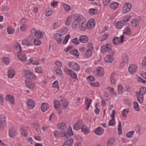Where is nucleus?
I'll return each mask as SVG.
<instances>
[{"instance_id":"obj_1","label":"nucleus","mask_w":146,"mask_h":146,"mask_svg":"<svg viewBox=\"0 0 146 146\" xmlns=\"http://www.w3.org/2000/svg\"><path fill=\"white\" fill-rule=\"evenodd\" d=\"M146 93V88L142 87L140 88L139 92L136 93V95L137 100L140 103H142L143 100V95Z\"/></svg>"},{"instance_id":"obj_2","label":"nucleus","mask_w":146,"mask_h":146,"mask_svg":"<svg viewBox=\"0 0 146 146\" xmlns=\"http://www.w3.org/2000/svg\"><path fill=\"white\" fill-rule=\"evenodd\" d=\"M35 38V35L32 34L29 36L23 39L22 41V44L27 46H31Z\"/></svg>"},{"instance_id":"obj_3","label":"nucleus","mask_w":146,"mask_h":146,"mask_svg":"<svg viewBox=\"0 0 146 146\" xmlns=\"http://www.w3.org/2000/svg\"><path fill=\"white\" fill-rule=\"evenodd\" d=\"M15 46L16 49L18 50L17 51V56L18 58L22 61H25L26 56L25 54H21V53L22 49L21 45L19 43L17 42L16 43Z\"/></svg>"},{"instance_id":"obj_4","label":"nucleus","mask_w":146,"mask_h":146,"mask_svg":"<svg viewBox=\"0 0 146 146\" xmlns=\"http://www.w3.org/2000/svg\"><path fill=\"white\" fill-rule=\"evenodd\" d=\"M64 71L70 77H72L73 79L75 80H78L77 74L72 70L69 69L66 67H65L64 68Z\"/></svg>"},{"instance_id":"obj_5","label":"nucleus","mask_w":146,"mask_h":146,"mask_svg":"<svg viewBox=\"0 0 146 146\" xmlns=\"http://www.w3.org/2000/svg\"><path fill=\"white\" fill-rule=\"evenodd\" d=\"M101 51L103 53L109 51L111 54H113V51L111 50V44L110 43L107 44L106 45L102 46L101 47Z\"/></svg>"},{"instance_id":"obj_6","label":"nucleus","mask_w":146,"mask_h":146,"mask_svg":"<svg viewBox=\"0 0 146 146\" xmlns=\"http://www.w3.org/2000/svg\"><path fill=\"white\" fill-rule=\"evenodd\" d=\"M124 36L122 35L119 38L117 37H114L113 40V42L114 44L117 45L121 44L123 42Z\"/></svg>"},{"instance_id":"obj_7","label":"nucleus","mask_w":146,"mask_h":146,"mask_svg":"<svg viewBox=\"0 0 146 146\" xmlns=\"http://www.w3.org/2000/svg\"><path fill=\"white\" fill-rule=\"evenodd\" d=\"M131 7V4L130 3H126L123 7L122 11L123 13H126L129 12Z\"/></svg>"},{"instance_id":"obj_8","label":"nucleus","mask_w":146,"mask_h":146,"mask_svg":"<svg viewBox=\"0 0 146 146\" xmlns=\"http://www.w3.org/2000/svg\"><path fill=\"white\" fill-rule=\"evenodd\" d=\"M69 65L70 68L75 71L79 70L80 67L77 63L73 62H70L69 63Z\"/></svg>"},{"instance_id":"obj_9","label":"nucleus","mask_w":146,"mask_h":146,"mask_svg":"<svg viewBox=\"0 0 146 146\" xmlns=\"http://www.w3.org/2000/svg\"><path fill=\"white\" fill-rule=\"evenodd\" d=\"M95 74L97 76H102L104 74V69L101 67H99L94 72Z\"/></svg>"},{"instance_id":"obj_10","label":"nucleus","mask_w":146,"mask_h":146,"mask_svg":"<svg viewBox=\"0 0 146 146\" xmlns=\"http://www.w3.org/2000/svg\"><path fill=\"white\" fill-rule=\"evenodd\" d=\"M82 125V119H79L78 120L73 126V129L76 130H80Z\"/></svg>"},{"instance_id":"obj_11","label":"nucleus","mask_w":146,"mask_h":146,"mask_svg":"<svg viewBox=\"0 0 146 146\" xmlns=\"http://www.w3.org/2000/svg\"><path fill=\"white\" fill-rule=\"evenodd\" d=\"M25 76L26 78L29 79L35 80L36 78L35 75L29 70L26 72Z\"/></svg>"},{"instance_id":"obj_12","label":"nucleus","mask_w":146,"mask_h":146,"mask_svg":"<svg viewBox=\"0 0 146 146\" xmlns=\"http://www.w3.org/2000/svg\"><path fill=\"white\" fill-rule=\"evenodd\" d=\"M104 130L102 127H99L94 130V132L97 135H101L104 132Z\"/></svg>"},{"instance_id":"obj_13","label":"nucleus","mask_w":146,"mask_h":146,"mask_svg":"<svg viewBox=\"0 0 146 146\" xmlns=\"http://www.w3.org/2000/svg\"><path fill=\"white\" fill-rule=\"evenodd\" d=\"M5 99L6 101H8L11 104H14V98L13 96L11 95H8L6 96Z\"/></svg>"},{"instance_id":"obj_14","label":"nucleus","mask_w":146,"mask_h":146,"mask_svg":"<svg viewBox=\"0 0 146 146\" xmlns=\"http://www.w3.org/2000/svg\"><path fill=\"white\" fill-rule=\"evenodd\" d=\"M137 69V66L134 64L130 65L128 68L129 72L131 74H133L135 72Z\"/></svg>"},{"instance_id":"obj_15","label":"nucleus","mask_w":146,"mask_h":146,"mask_svg":"<svg viewBox=\"0 0 146 146\" xmlns=\"http://www.w3.org/2000/svg\"><path fill=\"white\" fill-rule=\"evenodd\" d=\"M35 103L33 100L29 99L27 100V106L29 108L32 109L35 107Z\"/></svg>"},{"instance_id":"obj_16","label":"nucleus","mask_w":146,"mask_h":146,"mask_svg":"<svg viewBox=\"0 0 146 146\" xmlns=\"http://www.w3.org/2000/svg\"><path fill=\"white\" fill-rule=\"evenodd\" d=\"M50 106L47 103H44L41 104V109L43 112H45L49 108Z\"/></svg>"},{"instance_id":"obj_17","label":"nucleus","mask_w":146,"mask_h":146,"mask_svg":"<svg viewBox=\"0 0 146 146\" xmlns=\"http://www.w3.org/2000/svg\"><path fill=\"white\" fill-rule=\"evenodd\" d=\"M113 54H110V55H108L104 58V60L107 63L111 62L113 60V58L112 56Z\"/></svg>"},{"instance_id":"obj_18","label":"nucleus","mask_w":146,"mask_h":146,"mask_svg":"<svg viewBox=\"0 0 146 146\" xmlns=\"http://www.w3.org/2000/svg\"><path fill=\"white\" fill-rule=\"evenodd\" d=\"M26 63L28 64H32L37 65L40 64V62L38 61L34 60L32 58L26 60Z\"/></svg>"},{"instance_id":"obj_19","label":"nucleus","mask_w":146,"mask_h":146,"mask_svg":"<svg viewBox=\"0 0 146 146\" xmlns=\"http://www.w3.org/2000/svg\"><path fill=\"white\" fill-rule=\"evenodd\" d=\"M88 28L93 27L95 25L94 20L93 19H90L87 23Z\"/></svg>"},{"instance_id":"obj_20","label":"nucleus","mask_w":146,"mask_h":146,"mask_svg":"<svg viewBox=\"0 0 146 146\" xmlns=\"http://www.w3.org/2000/svg\"><path fill=\"white\" fill-rule=\"evenodd\" d=\"M83 17L80 14H76L74 15V20L80 23L82 20Z\"/></svg>"},{"instance_id":"obj_21","label":"nucleus","mask_w":146,"mask_h":146,"mask_svg":"<svg viewBox=\"0 0 146 146\" xmlns=\"http://www.w3.org/2000/svg\"><path fill=\"white\" fill-rule=\"evenodd\" d=\"M9 135L10 137L13 138L16 136L17 135V133L14 130V128H11L9 130Z\"/></svg>"},{"instance_id":"obj_22","label":"nucleus","mask_w":146,"mask_h":146,"mask_svg":"<svg viewBox=\"0 0 146 146\" xmlns=\"http://www.w3.org/2000/svg\"><path fill=\"white\" fill-rule=\"evenodd\" d=\"M126 24L123 22V21L120 20L117 22L115 25V27L118 29H120L122 28Z\"/></svg>"},{"instance_id":"obj_23","label":"nucleus","mask_w":146,"mask_h":146,"mask_svg":"<svg viewBox=\"0 0 146 146\" xmlns=\"http://www.w3.org/2000/svg\"><path fill=\"white\" fill-rule=\"evenodd\" d=\"M25 84L26 86L28 88L31 89H34L35 87V84H32L30 82H28L26 80L25 81Z\"/></svg>"},{"instance_id":"obj_24","label":"nucleus","mask_w":146,"mask_h":146,"mask_svg":"<svg viewBox=\"0 0 146 146\" xmlns=\"http://www.w3.org/2000/svg\"><path fill=\"white\" fill-rule=\"evenodd\" d=\"M62 105L65 109H67L69 104V102L64 98H62L61 100Z\"/></svg>"},{"instance_id":"obj_25","label":"nucleus","mask_w":146,"mask_h":146,"mask_svg":"<svg viewBox=\"0 0 146 146\" xmlns=\"http://www.w3.org/2000/svg\"><path fill=\"white\" fill-rule=\"evenodd\" d=\"M73 143V139H68L64 142L63 146H72Z\"/></svg>"},{"instance_id":"obj_26","label":"nucleus","mask_w":146,"mask_h":146,"mask_svg":"<svg viewBox=\"0 0 146 146\" xmlns=\"http://www.w3.org/2000/svg\"><path fill=\"white\" fill-rule=\"evenodd\" d=\"M88 38L86 35H82L79 38V41L82 43H85L87 42Z\"/></svg>"},{"instance_id":"obj_27","label":"nucleus","mask_w":146,"mask_h":146,"mask_svg":"<svg viewBox=\"0 0 146 146\" xmlns=\"http://www.w3.org/2000/svg\"><path fill=\"white\" fill-rule=\"evenodd\" d=\"M81 130L82 132L85 135L87 134L90 131V130L85 125H83L82 126L81 128Z\"/></svg>"},{"instance_id":"obj_28","label":"nucleus","mask_w":146,"mask_h":146,"mask_svg":"<svg viewBox=\"0 0 146 146\" xmlns=\"http://www.w3.org/2000/svg\"><path fill=\"white\" fill-rule=\"evenodd\" d=\"M87 28H88L87 23L85 21H83L80 27V29L82 31H84Z\"/></svg>"},{"instance_id":"obj_29","label":"nucleus","mask_w":146,"mask_h":146,"mask_svg":"<svg viewBox=\"0 0 146 146\" xmlns=\"http://www.w3.org/2000/svg\"><path fill=\"white\" fill-rule=\"evenodd\" d=\"M122 60L123 62H122L121 63L124 64V63L127 64L128 62L129 59L127 54L125 53L123 55Z\"/></svg>"},{"instance_id":"obj_30","label":"nucleus","mask_w":146,"mask_h":146,"mask_svg":"<svg viewBox=\"0 0 146 146\" xmlns=\"http://www.w3.org/2000/svg\"><path fill=\"white\" fill-rule=\"evenodd\" d=\"M123 35H125L128 36H129L131 35V30L128 27L125 28L123 30Z\"/></svg>"},{"instance_id":"obj_31","label":"nucleus","mask_w":146,"mask_h":146,"mask_svg":"<svg viewBox=\"0 0 146 146\" xmlns=\"http://www.w3.org/2000/svg\"><path fill=\"white\" fill-rule=\"evenodd\" d=\"M115 141V139L112 138L109 139L107 141V146H111L113 145Z\"/></svg>"},{"instance_id":"obj_32","label":"nucleus","mask_w":146,"mask_h":146,"mask_svg":"<svg viewBox=\"0 0 146 146\" xmlns=\"http://www.w3.org/2000/svg\"><path fill=\"white\" fill-rule=\"evenodd\" d=\"M15 76V72L14 70L9 69L8 72V76L9 78H12Z\"/></svg>"},{"instance_id":"obj_33","label":"nucleus","mask_w":146,"mask_h":146,"mask_svg":"<svg viewBox=\"0 0 146 146\" xmlns=\"http://www.w3.org/2000/svg\"><path fill=\"white\" fill-rule=\"evenodd\" d=\"M58 128L60 130H65L66 129V126L65 123H60L58 124Z\"/></svg>"},{"instance_id":"obj_34","label":"nucleus","mask_w":146,"mask_h":146,"mask_svg":"<svg viewBox=\"0 0 146 146\" xmlns=\"http://www.w3.org/2000/svg\"><path fill=\"white\" fill-rule=\"evenodd\" d=\"M139 21L137 19H134L132 20L131 22L132 25L135 27L138 26L139 24Z\"/></svg>"},{"instance_id":"obj_35","label":"nucleus","mask_w":146,"mask_h":146,"mask_svg":"<svg viewBox=\"0 0 146 146\" xmlns=\"http://www.w3.org/2000/svg\"><path fill=\"white\" fill-rule=\"evenodd\" d=\"M88 12L90 15H94L97 14L98 10L96 9H90L89 10Z\"/></svg>"},{"instance_id":"obj_36","label":"nucleus","mask_w":146,"mask_h":146,"mask_svg":"<svg viewBox=\"0 0 146 146\" xmlns=\"http://www.w3.org/2000/svg\"><path fill=\"white\" fill-rule=\"evenodd\" d=\"M92 54V51H91V50H88L85 53L84 56L86 58H89L91 56Z\"/></svg>"},{"instance_id":"obj_37","label":"nucleus","mask_w":146,"mask_h":146,"mask_svg":"<svg viewBox=\"0 0 146 146\" xmlns=\"http://www.w3.org/2000/svg\"><path fill=\"white\" fill-rule=\"evenodd\" d=\"M119 4L116 2H114L111 3L110 5V7L113 9H117L119 6Z\"/></svg>"},{"instance_id":"obj_38","label":"nucleus","mask_w":146,"mask_h":146,"mask_svg":"<svg viewBox=\"0 0 146 146\" xmlns=\"http://www.w3.org/2000/svg\"><path fill=\"white\" fill-rule=\"evenodd\" d=\"M54 105L55 108L57 110L59 108V107L60 105V103L59 100H56L54 101Z\"/></svg>"},{"instance_id":"obj_39","label":"nucleus","mask_w":146,"mask_h":146,"mask_svg":"<svg viewBox=\"0 0 146 146\" xmlns=\"http://www.w3.org/2000/svg\"><path fill=\"white\" fill-rule=\"evenodd\" d=\"M34 35L35 36L36 38H42L43 36V34L40 31H38L35 33Z\"/></svg>"},{"instance_id":"obj_40","label":"nucleus","mask_w":146,"mask_h":146,"mask_svg":"<svg viewBox=\"0 0 146 146\" xmlns=\"http://www.w3.org/2000/svg\"><path fill=\"white\" fill-rule=\"evenodd\" d=\"M70 53L72 54H73L77 57H78L79 56V52L77 50L74 49L70 51Z\"/></svg>"},{"instance_id":"obj_41","label":"nucleus","mask_w":146,"mask_h":146,"mask_svg":"<svg viewBox=\"0 0 146 146\" xmlns=\"http://www.w3.org/2000/svg\"><path fill=\"white\" fill-rule=\"evenodd\" d=\"M129 112V110L128 109H124L122 111L121 115L123 117L126 118Z\"/></svg>"},{"instance_id":"obj_42","label":"nucleus","mask_w":146,"mask_h":146,"mask_svg":"<svg viewBox=\"0 0 146 146\" xmlns=\"http://www.w3.org/2000/svg\"><path fill=\"white\" fill-rule=\"evenodd\" d=\"M33 125L35 129L36 130L37 132L39 130V125L37 123V121H34L33 123Z\"/></svg>"},{"instance_id":"obj_43","label":"nucleus","mask_w":146,"mask_h":146,"mask_svg":"<svg viewBox=\"0 0 146 146\" xmlns=\"http://www.w3.org/2000/svg\"><path fill=\"white\" fill-rule=\"evenodd\" d=\"M85 104L86 105V110H88L90 107V105L91 104L89 102V98L88 97H86L85 100Z\"/></svg>"},{"instance_id":"obj_44","label":"nucleus","mask_w":146,"mask_h":146,"mask_svg":"<svg viewBox=\"0 0 146 146\" xmlns=\"http://www.w3.org/2000/svg\"><path fill=\"white\" fill-rule=\"evenodd\" d=\"M115 74V72H113L111 74L110 77V81L111 84H115V81L114 79V76Z\"/></svg>"},{"instance_id":"obj_45","label":"nucleus","mask_w":146,"mask_h":146,"mask_svg":"<svg viewBox=\"0 0 146 146\" xmlns=\"http://www.w3.org/2000/svg\"><path fill=\"white\" fill-rule=\"evenodd\" d=\"M55 70L56 72V74L58 76H61L62 75V71L61 69L59 68H56Z\"/></svg>"},{"instance_id":"obj_46","label":"nucleus","mask_w":146,"mask_h":146,"mask_svg":"<svg viewBox=\"0 0 146 146\" xmlns=\"http://www.w3.org/2000/svg\"><path fill=\"white\" fill-rule=\"evenodd\" d=\"M35 71L38 74H42L43 71L42 68L41 67H37L35 68Z\"/></svg>"},{"instance_id":"obj_47","label":"nucleus","mask_w":146,"mask_h":146,"mask_svg":"<svg viewBox=\"0 0 146 146\" xmlns=\"http://www.w3.org/2000/svg\"><path fill=\"white\" fill-rule=\"evenodd\" d=\"M7 32L9 34L11 35L15 32V30L10 27H8L7 28Z\"/></svg>"},{"instance_id":"obj_48","label":"nucleus","mask_w":146,"mask_h":146,"mask_svg":"<svg viewBox=\"0 0 146 146\" xmlns=\"http://www.w3.org/2000/svg\"><path fill=\"white\" fill-rule=\"evenodd\" d=\"M134 108L135 110L137 111L140 110L139 106L138 103L136 102H135L133 103Z\"/></svg>"},{"instance_id":"obj_49","label":"nucleus","mask_w":146,"mask_h":146,"mask_svg":"<svg viewBox=\"0 0 146 146\" xmlns=\"http://www.w3.org/2000/svg\"><path fill=\"white\" fill-rule=\"evenodd\" d=\"M28 26V25L26 24H23L21 26L20 29L22 31H25L27 29Z\"/></svg>"},{"instance_id":"obj_50","label":"nucleus","mask_w":146,"mask_h":146,"mask_svg":"<svg viewBox=\"0 0 146 146\" xmlns=\"http://www.w3.org/2000/svg\"><path fill=\"white\" fill-rule=\"evenodd\" d=\"M20 131L22 135L23 136L26 137L28 134V132L23 129H21L20 130Z\"/></svg>"},{"instance_id":"obj_51","label":"nucleus","mask_w":146,"mask_h":146,"mask_svg":"<svg viewBox=\"0 0 146 146\" xmlns=\"http://www.w3.org/2000/svg\"><path fill=\"white\" fill-rule=\"evenodd\" d=\"M79 23H80L74 21L72 25V28L74 29H76L77 28V26L79 25Z\"/></svg>"},{"instance_id":"obj_52","label":"nucleus","mask_w":146,"mask_h":146,"mask_svg":"<svg viewBox=\"0 0 146 146\" xmlns=\"http://www.w3.org/2000/svg\"><path fill=\"white\" fill-rule=\"evenodd\" d=\"M109 35L108 33H105L102 36V38L101 39V41H104L107 39Z\"/></svg>"},{"instance_id":"obj_53","label":"nucleus","mask_w":146,"mask_h":146,"mask_svg":"<svg viewBox=\"0 0 146 146\" xmlns=\"http://www.w3.org/2000/svg\"><path fill=\"white\" fill-rule=\"evenodd\" d=\"M131 17V16L130 15H127L125 16L124 19L122 20L123 21V22L125 24L126 22H128L129 20Z\"/></svg>"},{"instance_id":"obj_54","label":"nucleus","mask_w":146,"mask_h":146,"mask_svg":"<svg viewBox=\"0 0 146 146\" xmlns=\"http://www.w3.org/2000/svg\"><path fill=\"white\" fill-rule=\"evenodd\" d=\"M118 94H122L123 90V86L121 85H119L118 86Z\"/></svg>"},{"instance_id":"obj_55","label":"nucleus","mask_w":146,"mask_h":146,"mask_svg":"<svg viewBox=\"0 0 146 146\" xmlns=\"http://www.w3.org/2000/svg\"><path fill=\"white\" fill-rule=\"evenodd\" d=\"M134 132V131H133L128 132L126 134V136L128 138L132 137L133 136Z\"/></svg>"},{"instance_id":"obj_56","label":"nucleus","mask_w":146,"mask_h":146,"mask_svg":"<svg viewBox=\"0 0 146 146\" xmlns=\"http://www.w3.org/2000/svg\"><path fill=\"white\" fill-rule=\"evenodd\" d=\"M60 131H58L57 130H55L54 133V135L56 138L60 137Z\"/></svg>"},{"instance_id":"obj_57","label":"nucleus","mask_w":146,"mask_h":146,"mask_svg":"<svg viewBox=\"0 0 146 146\" xmlns=\"http://www.w3.org/2000/svg\"><path fill=\"white\" fill-rule=\"evenodd\" d=\"M3 61L4 63L7 65L10 62L9 58L6 57H4L3 58Z\"/></svg>"},{"instance_id":"obj_58","label":"nucleus","mask_w":146,"mask_h":146,"mask_svg":"<svg viewBox=\"0 0 146 146\" xmlns=\"http://www.w3.org/2000/svg\"><path fill=\"white\" fill-rule=\"evenodd\" d=\"M63 5L64 9L66 11H68L70 10V6L68 5L65 3H63Z\"/></svg>"},{"instance_id":"obj_59","label":"nucleus","mask_w":146,"mask_h":146,"mask_svg":"<svg viewBox=\"0 0 146 146\" xmlns=\"http://www.w3.org/2000/svg\"><path fill=\"white\" fill-rule=\"evenodd\" d=\"M111 0H103L102 4L104 6H106L110 3Z\"/></svg>"},{"instance_id":"obj_60","label":"nucleus","mask_w":146,"mask_h":146,"mask_svg":"<svg viewBox=\"0 0 146 146\" xmlns=\"http://www.w3.org/2000/svg\"><path fill=\"white\" fill-rule=\"evenodd\" d=\"M71 41L76 45L78 44L79 43V42L78 40V38H77L72 39Z\"/></svg>"},{"instance_id":"obj_61","label":"nucleus","mask_w":146,"mask_h":146,"mask_svg":"<svg viewBox=\"0 0 146 146\" xmlns=\"http://www.w3.org/2000/svg\"><path fill=\"white\" fill-rule=\"evenodd\" d=\"M34 44L36 46H38L41 44V42L39 40L35 39L34 40Z\"/></svg>"},{"instance_id":"obj_62","label":"nucleus","mask_w":146,"mask_h":146,"mask_svg":"<svg viewBox=\"0 0 146 146\" xmlns=\"http://www.w3.org/2000/svg\"><path fill=\"white\" fill-rule=\"evenodd\" d=\"M142 66L143 67H146V56L143 58L142 63Z\"/></svg>"},{"instance_id":"obj_63","label":"nucleus","mask_w":146,"mask_h":146,"mask_svg":"<svg viewBox=\"0 0 146 146\" xmlns=\"http://www.w3.org/2000/svg\"><path fill=\"white\" fill-rule=\"evenodd\" d=\"M90 84L91 86L94 87H98L100 85L99 83L98 82H96L91 83Z\"/></svg>"},{"instance_id":"obj_64","label":"nucleus","mask_w":146,"mask_h":146,"mask_svg":"<svg viewBox=\"0 0 146 146\" xmlns=\"http://www.w3.org/2000/svg\"><path fill=\"white\" fill-rule=\"evenodd\" d=\"M87 47L88 49V50H92L93 49V46L92 44L91 43H89L87 45Z\"/></svg>"}]
</instances>
